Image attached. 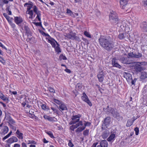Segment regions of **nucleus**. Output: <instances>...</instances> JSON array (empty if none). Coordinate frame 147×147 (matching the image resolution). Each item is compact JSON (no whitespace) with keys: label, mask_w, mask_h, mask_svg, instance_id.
<instances>
[{"label":"nucleus","mask_w":147,"mask_h":147,"mask_svg":"<svg viewBox=\"0 0 147 147\" xmlns=\"http://www.w3.org/2000/svg\"><path fill=\"white\" fill-rule=\"evenodd\" d=\"M53 101L57 104L59 105L62 103L61 101L55 99H53Z\"/></svg>","instance_id":"de8ad7c7"},{"label":"nucleus","mask_w":147,"mask_h":147,"mask_svg":"<svg viewBox=\"0 0 147 147\" xmlns=\"http://www.w3.org/2000/svg\"><path fill=\"white\" fill-rule=\"evenodd\" d=\"M118 32L119 34L118 36V38L120 40H122L125 38L127 36L126 34L124 32V30H123L122 29L119 28Z\"/></svg>","instance_id":"9d476101"},{"label":"nucleus","mask_w":147,"mask_h":147,"mask_svg":"<svg viewBox=\"0 0 147 147\" xmlns=\"http://www.w3.org/2000/svg\"><path fill=\"white\" fill-rule=\"evenodd\" d=\"M0 47H1L3 48L4 49L6 50H7V48L4 46L3 45V44H2V43L1 42H0Z\"/></svg>","instance_id":"680f3d73"},{"label":"nucleus","mask_w":147,"mask_h":147,"mask_svg":"<svg viewBox=\"0 0 147 147\" xmlns=\"http://www.w3.org/2000/svg\"><path fill=\"white\" fill-rule=\"evenodd\" d=\"M78 123H76L75 125L77 127V128L78 127L80 126H82L83 125V122L82 121H79V122H78Z\"/></svg>","instance_id":"09e8293b"},{"label":"nucleus","mask_w":147,"mask_h":147,"mask_svg":"<svg viewBox=\"0 0 147 147\" xmlns=\"http://www.w3.org/2000/svg\"><path fill=\"white\" fill-rule=\"evenodd\" d=\"M84 35L87 37L89 38H91V34H90V33L86 31H85L84 32Z\"/></svg>","instance_id":"58836bf2"},{"label":"nucleus","mask_w":147,"mask_h":147,"mask_svg":"<svg viewBox=\"0 0 147 147\" xmlns=\"http://www.w3.org/2000/svg\"><path fill=\"white\" fill-rule=\"evenodd\" d=\"M123 75L124 78L126 79L127 82H130V80H132L131 74L129 73L125 72Z\"/></svg>","instance_id":"dca6fc26"},{"label":"nucleus","mask_w":147,"mask_h":147,"mask_svg":"<svg viewBox=\"0 0 147 147\" xmlns=\"http://www.w3.org/2000/svg\"><path fill=\"white\" fill-rule=\"evenodd\" d=\"M13 147H20V146L19 144L16 143L14 144Z\"/></svg>","instance_id":"774afa93"},{"label":"nucleus","mask_w":147,"mask_h":147,"mask_svg":"<svg viewBox=\"0 0 147 147\" xmlns=\"http://www.w3.org/2000/svg\"><path fill=\"white\" fill-rule=\"evenodd\" d=\"M109 19L110 21H112L113 22L118 23L119 20L118 16L117 13L113 11H112L109 15Z\"/></svg>","instance_id":"423d86ee"},{"label":"nucleus","mask_w":147,"mask_h":147,"mask_svg":"<svg viewBox=\"0 0 147 147\" xmlns=\"http://www.w3.org/2000/svg\"><path fill=\"white\" fill-rule=\"evenodd\" d=\"M111 64L113 67H116L119 69H120L121 67V66L117 62L115 58H113L112 59Z\"/></svg>","instance_id":"2eb2a0df"},{"label":"nucleus","mask_w":147,"mask_h":147,"mask_svg":"<svg viewBox=\"0 0 147 147\" xmlns=\"http://www.w3.org/2000/svg\"><path fill=\"white\" fill-rule=\"evenodd\" d=\"M143 3L145 6H147V0H143Z\"/></svg>","instance_id":"69168bd1"},{"label":"nucleus","mask_w":147,"mask_h":147,"mask_svg":"<svg viewBox=\"0 0 147 147\" xmlns=\"http://www.w3.org/2000/svg\"><path fill=\"white\" fill-rule=\"evenodd\" d=\"M24 28L25 31L26 33L28 36V39L29 40V42L31 43L35 42H36L35 38L34 37H32L30 38H29V36H32V33L28 26L25 25L24 26Z\"/></svg>","instance_id":"39448f33"},{"label":"nucleus","mask_w":147,"mask_h":147,"mask_svg":"<svg viewBox=\"0 0 147 147\" xmlns=\"http://www.w3.org/2000/svg\"><path fill=\"white\" fill-rule=\"evenodd\" d=\"M136 80V78L134 79V80H133L132 79V80H130L132 84L134 85Z\"/></svg>","instance_id":"052dcab7"},{"label":"nucleus","mask_w":147,"mask_h":147,"mask_svg":"<svg viewBox=\"0 0 147 147\" xmlns=\"http://www.w3.org/2000/svg\"><path fill=\"white\" fill-rule=\"evenodd\" d=\"M76 34L75 32H73L71 31L68 33H65L64 36L67 39H71L72 40H75L77 41L80 40V38L76 36Z\"/></svg>","instance_id":"20e7f679"},{"label":"nucleus","mask_w":147,"mask_h":147,"mask_svg":"<svg viewBox=\"0 0 147 147\" xmlns=\"http://www.w3.org/2000/svg\"><path fill=\"white\" fill-rule=\"evenodd\" d=\"M22 147H27L26 144L24 142H22L21 144Z\"/></svg>","instance_id":"0e129e2a"},{"label":"nucleus","mask_w":147,"mask_h":147,"mask_svg":"<svg viewBox=\"0 0 147 147\" xmlns=\"http://www.w3.org/2000/svg\"><path fill=\"white\" fill-rule=\"evenodd\" d=\"M82 39L84 41L85 43L87 45H88L89 44L88 40L86 38H83Z\"/></svg>","instance_id":"13d9d810"},{"label":"nucleus","mask_w":147,"mask_h":147,"mask_svg":"<svg viewBox=\"0 0 147 147\" xmlns=\"http://www.w3.org/2000/svg\"><path fill=\"white\" fill-rule=\"evenodd\" d=\"M84 122L85 123L84 124V127L85 129L86 126H89L91 124V123L89 121H84Z\"/></svg>","instance_id":"a19ab883"},{"label":"nucleus","mask_w":147,"mask_h":147,"mask_svg":"<svg viewBox=\"0 0 147 147\" xmlns=\"http://www.w3.org/2000/svg\"><path fill=\"white\" fill-rule=\"evenodd\" d=\"M122 62L125 64H129L131 63L128 58L122 57L121 59Z\"/></svg>","instance_id":"4be33fe9"},{"label":"nucleus","mask_w":147,"mask_h":147,"mask_svg":"<svg viewBox=\"0 0 147 147\" xmlns=\"http://www.w3.org/2000/svg\"><path fill=\"white\" fill-rule=\"evenodd\" d=\"M134 131H135V134L136 135H138L139 134V129L138 127H136L134 128Z\"/></svg>","instance_id":"864d4df0"},{"label":"nucleus","mask_w":147,"mask_h":147,"mask_svg":"<svg viewBox=\"0 0 147 147\" xmlns=\"http://www.w3.org/2000/svg\"><path fill=\"white\" fill-rule=\"evenodd\" d=\"M24 7H27L26 13L29 15V18L32 19L33 17L34 12L37 15L35 19L40 21L41 18V11L38 10V8L35 5H33V3L30 1L25 3L24 4Z\"/></svg>","instance_id":"f257e3e1"},{"label":"nucleus","mask_w":147,"mask_h":147,"mask_svg":"<svg viewBox=\"0 0 147 147\" xmlns=\"http://www.w3.org/2000/svg\"><path fill=\"white\" fill-rule=\"evenodd\" d=\"M40 21H41V20ZM39 21L40 22H32V23L36 26H39L41 27L43 30H45V28L43 27L42 26L41 21Z\"/></svg>","instance_id":"f704fd0d"},{"label":"nucleus","mask_w":147,"mask_h":147,"mask_svg":"<svg viewBox=\"0 0 147 147\" xmlns=\"http://www.w3.org/2000/svg\"><path fill=\"white\" fill-rule=\"evenodd\" d=\"M141 27L145 32H147V22H143L141 24Z\"/></svg>","instance_id":"5701e85b"},{"label":"nucleus","mask_w":147,"mask_h":147,"mask_svg":"<svg viewBox=\"0 0 147 147\" xmlns=\"http://www.w3.org/2000/svg\"><path fill=\"white\" fill-rule=\"evenodd\" d=\"M128 56L131 57L140 58L142 57V55L141 53L139 52H138L136 54L131 52L128 54Z\"/></svg>","instance_id":"f8f14e48"},{"label":"nucleus","mask_w":147,"mask_h":147,"mask_svg":"<svg viewBox=\"0 0 147 147\" xmlns=\"http://www.w3.org/2000/svg\"><path fill=\"white\" fill-rule=\"evenodd\" d=\"M89 130L88 129H86L83 131V134L85 136H88L89 134Z\"/></svg>","instance_id":"37998d69"},{"label":"nucleus","mask_w":147,"mask_h":147,"mask_svg":"<svg viewBox=\"0 0 147 147\" xmlns=\"http://www.w3.org/2000/svg\"><path fill=\"white\" fill-rule=\"evenodd\" d=\"M17 137L19 139L22 140L23 139V134L20 132L19 129H17L16 133Z\"/></svg>","instance_id":"6ab92c4d"},{"label":"nucleus","mask_w":147,"mask_h":147,"mask_svg":"<svg viewBox=\"0 0 147 147\" xmlns=\"http://www.w3.org/2000/svg\"><path fill=\"white\" fill-rule=\"evenodd\" d=\"M46 133L51 138H54L55 137L54 136L53 134V133L50 131H46Z\"/></svg>","instance_id":"c9c22d12"},{"label":"nucleus","mask_w":147,"mask_h":147,"mask_svg":"<svg viewBox=\"0 0 147 147\" xmlns=\"http://www.w3.org/2000/svg\"><path fill=\"white\" fill-rule=\"evenodd\" d=\"M14 21L16 24L19 25L23 22V20L20 16H16L14 18Z\"/></svg>","instance_id":"ddd939ff"},{"label":"nucleus","mask_w":147,"mask_h":147,"mask_svg":"<svg viewBox=\"0 0 147 147\" xmlns=\"http://www.w3.org/2000/svg\"><path fill=\"white\" fill-rule=\"evenodd\" d=\"M81 99L83 101L87 103L91 107L92 106V103L90 101L88 96L85 92H84L83 93L82 96L81 97Z\"/></svg>","instance_id":"6e6552de"},{"label":"nucleus","mask_w":147,"mask_h":147,"mask_svg":"<svg viewBox=\"0 0 147 147\" xmlns=\"http://www.w3.org/2000/svg\"><path fill=\"white\" fill-rule=\"evenodd\" d=\"M8 123L9 125H15L16 123V122L13 119L10 118L9 120Z\"/></svg>","instance_id":"2f4dec72"},{"label":"nucleus","mask_w":147,"mask_h":147,"mask_svg":"<svg viewBox=\"0 0 147 147\" xmlns=\"http://www.w3.org/2000/svg\"><path fill=\"white\" fill-rule=\"evenodd\" d=\"M43 117L45 120H48L50 121H51L53 120V119L52 117L48 115H45L43 116Z\"/></svg>","instance_id":"c756f323"},{"label":"nucleus","mask_w":147,"mask_h":147,"mask_svg":"<svg viewBox=\"0 0 147 147\" xmlns=\"http://www.w3.org/2000/svg\"><path fill=\"white\" fill-rule=\"evenodd\" d=\"M115 137V134H111L109 137L107 139V140L109 142H111L112 140H114Z\"/></svg>","instance_id":"c85d7f7f"},{"label":"nucleus","mask_w":147,"mask_h":147,"mask_svg":"<svg viewBox=\"0 0 147 147\" xmlns=\"http://www.w3.org/2000/svg\"><path fill=\"white\" fill-rule=\"evenodd\" d=\"M3 16L5 18L8 22H9L11 20V19L7 13H3Z\"/></svg>","instance_id":"e433bc0d"},{"label":"nucleus","mask_w":147,"mask_h":147,"mask_svg":"<svg viewBox=\"0 0 147 147\" xmlns=\"http://www.w3.org/2000/svg\"><path fill=\"white\" fill-rule=\"evenodd\" d=\"M104 74H98L97 77L99 81L100 82H103L104 79Z\"/></svg>","instance_id":"bb28decb"},{"label":"nucleus","mask_w":147,"mask_h":147,"mask_svg":"<svg viewBox=\"0 0 147 147\" xmlns=\"http://www.w3.org/2000/svg\"><path fill=\"white\" fill-rule=\"evenodd\" d=\"M28 144H36V142L33 140H29L28 141Z\"/></svg>","instance_id":"4d7b16f0"},{"label":"nucleus","mask_w":147,"mask_h":147,"mask_svg":"<svg viewBox=\"0 0 147 147\" xmlns=\"http://www.w3.org/2000/svg\"><path fill=\"white\" fill-rule=\"evenodd\" d=\"M76 87L78 90L80 91L82 88V84L78 83L77 84Z\"/></svg>","instance_id":"79ce46f5"},{"label":"nucleus","mask_w":147,"mask_h":147,"mask_svg":"<svg viewBox=\"0 0 147 147\" xmlns=\"http://www.w3.org/2000/svg\"><path fill=\"white\" fill-rule=\"evenodd\" d=\"M0 62L3 65H5L6 64V61L4 60L3 58L0 56Z\"/></svg>","instance_id":"a18cd8bd"},{"label":"nucleus","mask_w":147,"mask_h":147,"mask_svg":"<svg viewBox=\"0 0 147 147\" xmlns=\"http://www.w3.org/2000/svg\"><path fill=\"white\" fill-rule=\"evenodd\" d=\"M59 108L61 111L67 110V109L66 106L63 103H62L59 105Z\"/></svg>","instance_id":"393cba45"},{"label":"nucleus","mask_w":147,"mask_h":147,"mask_svg":"<svg viewBox=\"0 0 147 147\" xmlns=\"http://www.w3.org/2000/svg\"><path fill=\"white\" fill-rule=\"evenodd\" d=\"M140 117V116H137L136 117H135V116H134L133 117H132V121H133V122H134V121L136 120L138 118H139Z\"/></svg>","instance_id":"bf43d9fd"},{"label":"nucleus","mask_w":147,"mask_h":147,"mask_svg":"<svg viewBox=\"0 0 147 147\" xmlns=\"http://www.w3.org/2000/svg\"><path fill=\"white\" fill-rule=\"evenodd\" d=\"M18 141V139L16 136H13L9 138L6 141L7 143L12 144L13 143L17 142Z\"/></svg>","instance_id":"9b49d317"},{"label":"nucleus","mask_w":147,"mask_h":147,"mask_svg":"<svg viewBox=\"0 0 147 147\" xmlns=\"http://www.w3.org/2000/svg\"><path fill=\"white\" fill-rule=\"evenodd\" d=\"M48 89L50 92L54 93L55 92V90L52 87H49L48 88Z\"/></svg>","instance_id":"49530a36"},{"label":"nucleus","mask_w":147,"mask_h":147,"mask_svg":"<svg viewBox=\"0 0 147 147\" xmlns=\"http://www.w3.org/2000/svg\"><path fill=\"white\" fill-rule=\"evenodd\" d=\"M98 142H96L93 143L91 147H96V145L98 144Z\"/></svg>","instance_id":"338daca9"},{"label":"nucleus","mask_w":147,"mask_h":147,"mask_svg":"<svg viewBox=\"0 0 147 147\" xmlns=\"http://www.w3.org/2000/svg\"><path fill=\"white\" fill-rule=\"evenodd\" d=\"M3 125V123L0 124V134L1 135H4L7 133L9 129L7 126Z\"/></svg>","instance_id":"0eeeda50"},{"label":"nucleus","mask_w":147,"mask_h":147,"mask_svg":"<svg viewBox=\"0 0 147 147\" xmlns=\"http://www.w3.org/2000/svg\"><path fill=\"white\" fill-rule=\"evenodd\" d=\"M109 132L107 130H106L104 131L102 134V137L103 139L106 138L109 136Z\"/></svg>","instance_id":"a878e982"},{"label":"nucleus","mask_w":147,"mask_h":147,"mask_svg":"<svg viewBox=\"0 0 147 147\" xmlns=\"http://www.w3.org/2000/svg\"><path fill=\"white\" fill-rule=\"evenodd\" d=\"M12 133V131H11L7 135L5 136L4 137H3L2 138V140L3 141H4L5 140L9 137L11 135Z\"/></svg>","instance_id":"72a5a7b5"},{"label":"nucleus","mask_w":147,"mask_h":147,"mask_svg":"<svg viewBox=\"0 0 147 147\" xmlns=\"http://www.w3.org/2000/svg\"><path fill=\"white\" fill-rule=\"evenodd\" d=\"M141 78L142 79L147 78V73L145 72L142 73Z\"/></svg>","instance_id":"4c0bfd02"},{"label":"nucleus","mask_w":147,"mask_h":147,"mask_svg":"<svg viewBox=\"0 0 147 147\" xmlns=\"http://www.w3.org/2000/svg\"><path fill=\"white\" fill-rule=\"evenodd\" d=\"M100 147H108V143L105 140H103L100 141V144L99 145Z\"/></svg>","instance_id":"412c9836"},{"label":"nucleus","mask_w":147,"mask_h":147,"mask_svg":"<svg viewBox=\"0 0 147 147\" xmlns=\"http://www.w3.org/2000/svg\"><path fill=\"white\" fill-rule=\"evenodd\" d=\"M59 59L60 60H66L67 59V57L63 54H61L59 56Z\"/></svg>","instance_id":"c03bdc74"},{"label":"nucleus","mask_w":147,"mask_h":147,"mask_svg":"<svg viewBox=\"0 0 147 147\" xmlns=\"http://www.w3.org/2000/svg\"><path fill=\"white\" fill-rule=\"evenodd\" d=\"M121 8L122 9H124L127 5L128 0H119Z\"/></svg>","instance_id":"4468645a"},{"label":"nucleus","mask_w":147,"mask_h":147,"mask_svg":"<svg viewBox=\"0 0 147 147\" xmlns=\"http://www.w3.org/2000/svg\"><path fill=\"white\" fill-rule=\"evenodd\" d=\"M41 107L42 109L44 110H47V106L45 104H43V105H41Z\"/></svg>","instance_id":"6e6d98bb"},{"label":"nucleus","mask_w":147,"mask_h":147,"mask_svg":"<svg viewBox=\"0 0 147 147\" xmlns=\"http://www.w3.org/2000/svg\"><path fill=\"white\" fill-rule=\"evenodd\" d=\"M40 32L42 35L46 37V39L47 40V42L49 41V40H51L53 38H52L48 33H45L43 31H40Z\"/></svg>","instance_id":"a211bd4d"},{"label":"nucleus","mask_w":147,"mask_h":147,"mask_svg":"<svg viewBox=\"0 0 147 147\" xmlns=\"http://www.w3.org/2000/svg\"><path fill=\"white\" fill-rule=\"evenodd\" d=\"M6 10L7 11H8L7 13L9 15H11V11L9 10V8H7L6 9Z\"/></svg>","instance_id":"e2e57ef3"},{"label":"nucleus","mask_w":147,"mask_h":147,"mask_svg":"<svg viewBox=\"0 0 147 147\" xmlns=\"http://www.w3.org/2000/svg\"><path fill=\"white\" fill-rule=\"evenodd\" d=\"M9 24L11 26V27L13 28V29H15L16 28V25L13 23L11 21V20H10V21L8 22Z\"/></svg>","instance_id":"ea45409f"},{"label":"nucleus","mask_w":147,"mask_h":147,"mask_svg":"<svg viewBox=\"0 0 147 147\" xmlns=\"http://www.w3.org/2000/svg\"><path fill=\"white\" fill-rule=\"evenodd\" d=\"M66 13L67 14H69L70 16H71L73 14L72 11L69 9H67Z\"/></svg>","instance_id":"3c124183"},{"label":"nucleus","mask_w":147,"mask_h":147,"mask_svg":"<svg viewBox=\"0 0 147 147\" xmlns=\"http://www.w3.org/2000/svg\"><path fill=\"white\" fill-rule=\"evenodd\" d=\"M81 117V115L78 114L76 115H73L72 116L71 119L72 120L75 121L76 122H78L80 121V118Z\"/></svg>","instance_id":"f3484780"},{"label":"nucleus","mask_w":147,"mask_h":147,"mask_svg":"<svg viewBox=\"0 0 147 147\" xmlns=\"http://www.w3.org/2000/svg\"><path fill=\"white\" fill-rule=\"evenodd\" d=\"M77 128V127L75 125H72L70 127L69 129H70L72 131H74V130L75 129H76Z\"/></svg>","instance_id":"8fccbe9b"},{"label":"nucleus","mask_w":147,"mask_h":147,"mask_svg":"<svg viewBox=\"0 0 147 147\" xmlns=\"http://www.w3.org/2000/svg\"><path fill=\"white\" fill-rule=\"evenodd\" d=\"M111 121L110 117H107L105 119L103 123L105 126H106L110 124Z\"/></svg>","instance_id":"b1692460"},{"label":"nucleus","mask_w":147,"mask_h":147,"mask_svg":"<svg viewBox=\"0 0 147 147\" xmlns=\"http://www.w3.org/2000/svg\"><path fill=\"white\" fill-rule=\"evenodd\" d=\"M26 98V96L25 95H24V94L22 95H21L19 97V99L21 101L22 100V98H23L24 99H25V101H26V100L25 99Z\"/></svg>","instance_id":"603ef678"},{"label":"nucleus","mask_w":147,"mask_h":147,"mask_svg":"<svg viewBox=\"0 0 147 147\" xmlns=\"http://www.w3.org/2000/svg\"><path fill=\"white\" fill-rule=\"evenodd\" d=\"M85 129V128H84V126H82V127H78L77 129L75 131L77 133H79L82 132Z\"/></svg>","instance_id":"7c9ffc66"},{"label":"nucleus","mask_w":147,"mask_h":147,"mask_svg":"<svg viewBox=\"0 0 147 147\" xmlns=\"http://www.w3.org/2000/svg\"><path fill=\"white\" fill-rule=\"evenodd\" d=\"M120 28L122 29L123 30H124V32L125 34L126 33L127 34V38H129L130 36V29L129 27L128 26H121L120 27Z\"/></svg>","instance_id":"1a4fd4ad"},{"label":"nucleus","mask_w":147,"mask_h":147,"mask_svg":"<svg viewBox=\"0 0 147 147\" xmlns=\"http://www.w3.org/2000/svg\"><path fill=\"white\" fill-rule=\"evenodd\" d=\"M68 145L70 147H73L74 146V145L72 142L71 140H69Z\"/></svg>","instance_id":"5fc2aeb1"},{"label":"nucleus","mask_w":147,"mask_h":147,"mask_svg":"<svg viewBox=\"0 0 147 147\" xmlns=\"http://www.w3.org/2000/svg\"><path fill=\"white\" fill-rule=\"evenodd\" d=\"M50 43L52 47L54 48L55 52L59 54L61 52V49L60 47V45L53 38L51 40H49L48 42Z\"/></svg>","instance_id":"7ed1b4c3"},{"label":"nucleus","mask_w":147,"mask_h":147,"mask_svg":"<svg viewBox=\"0 0 147 147\" xmlns=\"http://www.w3.org/2000/svg\"><path fill=\"white\" fill-rule=\"evenodd\" d=\"M134 69L136 72H140L143 70L141 65L138 64H136L134 66Z\"/></svg>","instance_id":"aec40b11"},{"label":"nucleus","mask_w":147,"mask_h":147,"mask_svg":"<svg viewBox=\"0 0 147 147\" xmlns=\"http://www.w3.org/2000/svg\"><path fill=\"white\" fill-rule=\"evenodd\" d=\"M134 122L131 119H128L127 121V123L126 124V126L127 127H130L131 125H132Z\"/></svg>","instance_id":"473e14b6"},{"label":"nucleus","mask_w":147,"mask_h":147,"mask_svg":"<svg viewBox=\"0 0 147 147\" xmlns=\"http://www.w3.org/2000/svg\"><path fill=\"white\" fill-rule=\"evenodd\" d=\"M98 42L102 47L108 51L111 50L114 47L113 41L110 37L101 36L98 39Z\"/></svg>","instance_id":"f03ea898"},{"label":"nucleus","mask_w":147,"mask_h":147,"mask_svg":"<svg viewBox=\"0 0 147 147\" xmlns=\"http://www.w3.org/2000/svg\"><path fill=\"white\" fill-rule=\"evenodd\" d=\"M0 98L3 101L6 102L7 103L9 101V98L5 96L3 94L0 97Z\"/></svg>","instance_id":"cd10ccee"}]
</instances>
